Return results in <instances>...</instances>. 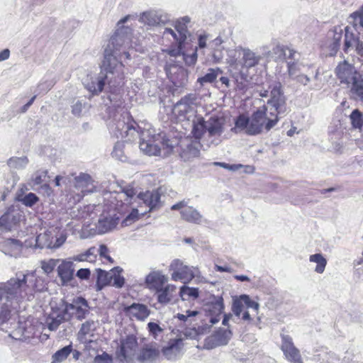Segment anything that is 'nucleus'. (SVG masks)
<instances>
[{
	"label": "nucleus",
	"instance_id": "nucleus-1",
	"mask_svg": "<svg viewBox=\"0 0 363 363\" xmlns=\"http://www.w3.org/2000/svg\"><path fill=\"white\" fill-rule=\"evenodd\" d=\"M287 55V47L277 45L272 51L263 47L262 52H251V68L257 66L258 74L251 76V99L258 97H268L267 108L257 110L251 116V135L260 133L263 130L269 131L279 121V116L285 115L287 111L286 97L279 82L270 83L266 73L265 65L269 58L274 60H284Z\"/></svg>",
	"mask_w": 363,
	"mask_h": 363
},
{
	"label": "nucleus",
	"instance_id": "nucleus-2",
	"mask_svg": "<svg viewBox=\"0 0 363 363\" xmlns=\"http://www.w3.org/2000/svg\"><path fill=\"white\" fill-rule=\"evenodd\" d=\"M130 16L128 15L121 18L117 23V30L110 38L104 50V60L101 70L98 76H89L84 80L85 88L93 94L101 92L104 85L108 83L111 86H119L123 79V65L122 57H130V50L133 48L138 51L140 49L133 45L131 40L132 29L124 26Z\"/></svg>",
	"mask_w": 363,
	"mask_h": 363
},
{
	"label": "nucleus",
	"instance_id": "nucleus-3",
	"mask_svg": "<svg viewBox=\"0 0 363 363\" xmlns=\"http://www.w3.org/2000/svg\"><path fill=\"white\" fill-rule=\"evenodd\" d=\"M45 286L43 280L34 272H18L6 282L0 283V325L10 320H16L20 303L31 301L34 294L42 291Z\"/></svg>",
	"mask_w": 363,
	"mask_h": 363
},
{
	"label": "nucleus",
	"instance_id": "nucleus-4",
	"mask_svg": "<svg viewBox=\"0 0 363 363\" xmlns=\"http://www.w3.org/2000/svg\"><path fill=\"white\" fill-rule=\"evenodd\" d=\"M137 127L138 125L129 113H125L110 125V130L117 138L124 139L127 142H132L140 138L139 147L143 152L150 156L159 155L160 147L150 138V130L143 129L139 132Z\"/></svg>",
	"mask_w": 363,
	"mask_h": 363
},
{
	"label": "nucleus",
	"instance_id": "nucleus-5",
	"mask_svg": "<svg viewBox=\"0 0 363 363\" xmlns=\"http://www.w3.org/2000/svg\"><path fill=\"white\" fill-rule=\"evenodd\" d=\"M223 130V123L218 118L211 117L207 121L202 117L193 119L192 133L196 140L203 138L209 144L218 145Z\"/></svg>",
	"mask_w": 363,
	"mask_h": 363
},
{
	"label": "nucleus",
	"instance_id": "nucleus-6",
	"mask_svg": "<svg viewBox=\"0 0 363 363\" xmlns=\"http://www.w3.org/2000/svg\"><path fill=\"white\" fill-rule=\"evenodd\" d=\"M67 240V233L59 227L52 226L38 234L35 238L28 239L33 240L34 249L56 250L60 247Z\"/></svg>",
	"mask_w": 363,
	"mask_h": 363
},
{
	"label": "nucleus",
	"instance_id": "nucleus-7",
	"mask_svg": "<svg viewBox=\"0 0 363 363\" xmlns=\"http://www.w3.org/2000/svg\"><path fill=\"white\" fill-rule=\"evenodd\" d=\"M106 209L99 216L97 222L94 224L86 225L89 228V235L104 234L113 229L118 225L120 218L117 216V211H114L110 206H106Z\"/></svg>",
	"mask_w": 363,
	"mask_h": 363
},
{
	"label": "nucleus",
	"instance_id": "nucleus-8",
	"mask_svg": "<svg viewBox=\"0 0 363 363\" xmlns=\"http://www.w3.org/2000/svg\"><path fill=\"white\" fill-rule=\"evenodd\" d=\"M135 193L133 189L121 191H106L103 194L104 203L110 206L119 214L125 213Z\"/></svg>",
	"mask_w": 363,
	"mask_h": 363
},
{
	"label": "nucleus",
	"instance_id": "nucleus-9",
	"mask_svg": "<svg viewBox=\"0 0 363 363\" xmlns=\"http://www.w3.org/2000/svg\"><path fill=\"white\" fill-rule=\"evenodd\" d=\"M95 188L94 181L91 177L86 173L81 172L74 177L69 194L74 202H79L86 194L94 192Z\"/></svg>",
	"mask_w": 363,
	"mask_h": 363
},
{
	"label": "nucleus",
	"instance_id": "nucleus-10",
	"mask_svg": "<svg viewBox=\"0 0 363 363\" xmlns=\"http://www.w3.org/2000/svg\"><path fill=\"white\" fill-rule=\"evenodd\" d=\"M197 96L189 94L182 97L173 107L172 113L179 121H190L194 118Z\"/></svg>",
	"mask_w": 363,
	"mask_h": 363
},
{
	"label": "nucleus",
	"instance_id": "nucleus-11",
	"mask_svg": "<svg viewBox=\"0 0 363 363\" xmlns=\"http://www.w3.org/2000/svg\"><path fill=\"white\" fill-rule=\"evenodd\" d=\"M33 240H28L23 243L17 239H4L0 241V251L6 255L17 258L23 255L24 250L33 247Z\"/></svg>",
	"mask_w": 363,
	"mask_h": 363
},
{
	"label": "nucleus",
	"instance_id": "nucleus-12",
	"mask_svg": "<svg viewBox=\"0 0 363 363\" xmlns=\"http://www.w3.org/2000/svg\"><path fill=\"white\" fill-rule=\"evenodd\" d=\"M195 269L193 267L184 264L179 259H174L169 265V270L173 271L171 279L175 281H181L184 284L190 282L195 277Z\"/></svg>",
	"mask_w": 363,
	"mask_h": 363
},
{
	"label": "nucleus",
	"instance_id": "nucleus-13",
	"mask_svg": "<svg viewBox=\"0 0 363 363\" xmlns=\"http://www.w3.org/2000/svg\"><path fill=\"white\" fill-rule=\"evenodd\" d=\"M281 346L285 359L290 363H303L299 350L295 346L291 335L280 334Z\"/></svg>",
	"mask_w": 363,
	"mask_h": 363
},
{
	"label": "nucleus",
	"instance_id": "nucleus-14",
	"mask_svg": "<svg viewBox=\"0 0 363 363\" xmlns=\"http://www.w3.org/2000/svg\"><path fill=\"white\" fill-rule=\"evenodd\" d=\"M97 327V323L88 320L82 324L79 330L77 333V340L84 345V350H90L92 345H96L95 340L93 339L95 336L94 332Z\"/></svg>",
	"mask_w": 363,
	"mask_h": 363
},
{
	"label": "nucleus",
	"instance_id": "nucleus-15",
	"mask_svg": "<svg viewBox=\"0 0 363 363\" xmlns=\"http://www.w3.org/2000/svg\"><path fill=\"white\" fill-rule=\"evenodd\" d=\"M89 309L88 302L84 298L77 297L71 303H66L63 311L65 313H68L69 319L75 317L77 320H82L89 314Z\"/></svg>",
	"mask_w": 363,
	"mask_h": 363
},
{
	"label": "nucleus",
	"instance_id": "nucleus-16",
	"mask_svg": "<svg viewBox=\"0 0 363 363\" xmlns=\"http://www.w3.org/2000/svg\"><path fill=\"white\" fill-rule=\"evenodd\" d=\"M286 66L289 77L292 81L303 86H306L311 82V78L308 74L302 73V70L305 67H307L308 69L312 68V65L305 66L297 60L296 61L286 62Z\"/></svg>",
	"mask_w": 363,
	"mask_h": 363
},
{
	"label": "nucleus",
	"instance_id": "nucleus-17",
	"mask_svg": "<svg viewBox=\"0 0 363 363\" xmlns=\"http://www.w3.org/2000/svg\"><path fill=\"white\" fill-rule=\"evenodd\" d=\"M335 73L340 83L348 86L361 74L352 64L345 60L337 65Z\"/></svg>",
	"mask_w": 363,
	"mask_h": 363
},
{
	"label": "nucleus",
	"instance_id": "nucleus-18",
	"mask_svg": "<svg viewBox=\"0 0 363 363\" xmlns=\"http://www.w3.org/2000/svg\"><path fill=\"white\" fill-rule=\"evenodd\" d=\"M23 218V213L18 208L9 207L0 218V232L11 230Z\"/></svg>",
	"mask_w": 363,
	"mask_h": 363
},
{
	"label": "nucleus",
	"instance_id": "nucleus-19",
	"mask_svg": "<svg viewBox=\"0 0 363 363\" xmlns=\"http://www.w3.org/2000/svg\"><path fill=\"white\" fill-rule=\"evenodd\" d=\"M139 21L148 26H156L167 23L169 21V17L160 11H149L140 15Z\"/></svg>",
	"mask_w": 363,
	"mask_h": 363
},
{
	"label": "nucleus",
	"instance_id": "nucleus-20",
	"mask_svg": "<svg viewBox=\"0 0 363 363\" xmlns=\"http://www.w3.org/2000/svg\"><path fill=\"white\" fill-rule=\"evenodd\" d=\"M230 56L233 57L230 63L239 69L240 73H247L250 68V52L248 50L238 48L230 52Z\"/></svg>",
	"mask_w": 363,
	"mask_h": 363
},
{
	"label": "nucleus",
	"instance_id": "nucleus-21",
	"mask_svg": "<svg viewBox=\"0 0 363 363\" xmlns=\"http://www.w3.org/2000/svg\"><path fill=\"white\" fill-rule=\"evenodd\" d=\"M123 311L130 319L138 321H145L151 313L146 305L139 303H133L130 306H125Z\"/></svg>",
	"mask_w": 363,
	"mask_h": 363
},
{
	"label": "nucleus",
	"instance_id": "nucleus-22",
	"mask_svg": "<svg viewBox=\"0 0 363 363\" xmlns=\"http://www.w3.org/2000/svg\"><path fill=\"white\" fill-rule=\"evenodd\" d=\"M167 280V277L163 274L162 271L152 270L146 276L145 283L147 288L155 291L160 289Z\"/></svg>",
	"mask_w": 363,
	"mask_h": 363
},
{
	"label": "nucleus",
	"instance_id": "nucleus-23",
	"mask_svg": "<svg viewBox=\"0 0 363 363\" xmlns=\"http://www.w3.org/2000/svg\"><path fill=\"white\" fill-rule=\"evenodd\" d=\"M57 267V274L62 285H67L74 277V264L72 261L60 260Z\"/></svg>",
	"mask_w": 363,
	"mask_h": 363
},
{
	"label": "nucleus",
	"instance_id": "nucleus-24",
	"mask_svg": "<svg viewBox=\"0 0 363 363\" xmlns=\"http://www.w3.org/2000/svg\"><path fill=\"white\" fill-rule=\"evenodd\" d=\"M69 320V315L63 310L53 311L46 318L45 324L50 330L55 331L62 323Z\"/></svg>",
	"mask_w": 363,
	"mask_h": 363
},
{
	"label": "nucleus",
	"instance_id": "nucleus-25",
	"mask_svg": "<svg viewBox=\"0 0 363 363\" xmlns=\"http://www.w3.org/2000/svg\"><path fill=\"white\" fill-rule=\"evenodd\" d=\"M138 198L147 207H148V211L157 209L161 205L160 195L157 191H147L144 193H140L138 195Z\"/></svg>",
	"mask_w": 363,
	"mask_h": 363
},
{
	"label": "nucleus",
	"instance_id": "nucleus-26",
	"mask_svg": "<svg viewBox=\"0 0 363 363\" xmlns=\"http://www.w3.org/2000/svg\"><path fill=\"white\" fill-rule=\"evenodd\" d=\"M182 342L181 340H174L163 348L162 354L168 360H176L182 355Z\"/></svg>",
	"mask_w": 363,
	"mask_h": 363
},
{
	"label": "nucleus",
	"instance_id": "nucleus-27",
	"mask_svg": "<svg viewBox=\"0 0 363 363\" xmlns=\"http://www.w3.org/2000/svg\"><path fill=\"white\" fill-rule=\"evenodd\" d=\"M223 310V303L222 298H218L215 301L206 305V311L209 314V321L212 324H215L220 320Z\"/></svg>",
	"mask_w": 363,
	"mask_h": 363
},
{
	"label": "nucleus",
	"instance_id": "nucleus-28",
	"mask_svg": "<svg viewBox=\"0 0 363 363\" xmlns=\"http://www.w3.org/2000/svg\"><path fill=\"white\" fill-rule=\"evenodd\" d=\"M137 347V341L133 336L128 337L121 342L118 357L121 360L127 359L135 351Z\"/></svg>",
	"mask_w": 363,
	"mask_h": 363
},
{
	"label": "nucleus",
	"instance_id": "nucleus-29",
	"mask_svg": "<svg viewBox=\"0 0 363 363\" xmlns=\"http://www.w3.org/2000/svg\"><path fill=\"white\" fill-rule=\"evenodd\" d=\"M159 356V350L152 345H148L141 350L138 359L142 363H156Z\"/></svg>",
	"mask_w": 363,
	"mask_h": 363
},
{
	"label": "nucleus",
	"instance_id": "nucleus-30",
	"mask_svg": "<svg viewBox=\"0 0 363 363\" xmlns=\"http://www.w3.org/2000/svg\"><path fill=\"white\" fill-rule=\"evenodd\" d=\"M182 218L186 222L200 224L202 221V215L194 207L187 206L180 212Z\"/></svg>",
	"mask_w": 363,
	"mask_h": 363
},
{
	"label": "nucleus",
	"instance_id": "nucleus-31",
	"mask_svg": "<svg viewBox=\"0 0 363 363\" xmlns=\"http://www.w3.org/2000/svg\"><path fill=\"white\" fill-rule=\"evenodd\" d=\"M347 21L357 32L360 33L363 31V4L349 16Z\"/></svg>",
	"mask_w": 363,
	"mask_h": 363
},
{
	"label": "nucleus",
	"instance_id": "nucleus-32",
	"mask_svg": "<svg viewBox=\"0 0 363 363\" xmlns=\"http://www.w3.org/2000/svg\"><path fill=\"white\" fill-rule=\"evenodd\" d=\"M176 290V286L173 284H167L164 287L162 286L160 289L155 291L157 294V301L162 304L168 303L172 298V293Z\"/></svg>",
	"mask_w": 363,
	"mask_h": 363
},
{
	"label": "nucleus",
	"instance_id": "nucleus-33",
	"mask_svg": "<svg viewBox=\"0 0 363 363\" xmlns=\"http://www.w3.org/2000/svg\"><path fill=\"white\" fill-rule=\"evenodd\" d=\"M250 306V297L247 295H242L233 301V311L237 316H240L242 311Z\"/></svg>",
	"mask_w": 363,
	"mask_h": 363
},
{
	"label": "nucleus",
	"instance_id": "nucleus-34",
	"mask_svg": "<svg viewBox=\"0 0 363 363\" xmlns=\"http://www.w3.org/2000/svg\"><path fill=\"white\" fill-rule=\"evenodd\" d=\"M250 116L247 113L240 114L237 118L235 127L233 130H234L235 133L245 132L248 134L250 133V128H248Z\"/></svg>",
	"mask_w": 363,
	"mask_h": 363
},
{
	"label": "nucleus",
	"instance_id": "nucleus-35",
	"mask_svg": "<svg viewBox=\"0 0 363 363\" xmlns=\"http://www.w3.org/2000/svg\"><path fill=\"white\" fill-rule=\"evenodd\" d=\"M349 86L354 97L363 101V76L360 74Z\"/></svg>",
	"mask_w": 363,
	"mask_h": 363
},
{
	"label": "nucleus",
	"instance_id": "nucleus-36",
	"mask_svg": "<svg viewBox=\"0 0 363 363\" xmlns=\"http://www.w3.org/2000/svg\"><path fill=\"white\" fill-rule=\"evenodd\" d=\"M350 26H352L350 23L349 26L345 28V42H344V50L347 52L348 48L356 46L357 41H359V38L357 35L350 31Z\"/></svg>",
	"mask_w": 363,
	"mask_h": 363
},
{
	"label": "nucleus",
	"instance_id": "nucleus-37",
	"mask_svg": "<svg viewBox=\"0 0 363 363\" xmlns=\"http://www.w3.org/2000/svg\"><path fill=\"white\" fill-rule=\"evenodd\" d=\"M320 363H340V358L334 352L323 349L317 354Z\"/></svg>",
	"mask_w": 363,
	"mask_h": 363
},
{
	"label": "nucleus",
	"instance_id": "nucleus-38",
	"mask_svg": "<svg viewBox=\"0 0 363 363\" xmlns=\"http://www.w3.org/2000/svg\"><path fill=\"white\" fill-rule=\"evenodd\" d=\"M309 261L316 264L315 272L318 274H323L327 265V259L321 253H315L310 255Z\"/></svg>",
	"mask_w": 363,
	"mask_h": 363
},
{
	"label": "nucleus",
	"instance_id": "nucleus-39",
	"mask_svg": "<svg viewBox=\"0 0 363 363\" xmlns=\"http://www.w3.org/2000/svg\"><path fill=\"white\" fill-rule=\"evenodd\" d=\"M222 71L220 68H210L204 76L199 77L197 82L201 85L203 86L205 84L213 83L218 77L219 74H221Z\"/></svg>",
	"mask_w": 363,
	"mask_h": 363
},
{
	"label": "nucleus",
	"instance_id": "nucleus-40",
	"mask_svg": "<svg viewBox=\"0 0 363 363\" xmlns=\"http://www.w3.org/2000/svg\"><path fill=\"white\" fill-rule=\"evenodd\" d=\"M179 295L183 302L191 299L195 300L199 296V289L197 288H191L187 286H182L180 288Z\"/></svg>",
	"mask_w": 363,
	"mask_h": 363
},
{
	"label": "nucleus",
	"instance_id": "nucleus-41",
	"mask_svg": "<svg viewBox=\"0 0 363 363\" xmlns=\"http://www.w3.org/2000/svg\"><path fill=\"white\" fill-rule=\"evenodd\" d=\"M72 352V345L64 347L57 350L52 356L51 363H61L65 361Z\"/></svg>",
	"mask_w": 363,
	"mask_h": 363
},
{
	"label": "nucleus",
	"instance_id": "nucleus-42",
	"mask_svg": "<svg viewBox=\"0 0 363 363\" xmlns=\"http://www.w3.org/2000/svg\"><path fill=\"white\" fill-rule=\"evenodd\" d=\"M176 29L178 34L172 28H165L164 35H171L174 40L181 45L186 38V29L181 28L180 26H176Z\"/></svg>",
	"mask_w": 363,
	"mask_h": 363
},
{
	"label": "nucleus",
	"instance_id": "nucleus-43",
	"mask_svg": "<svg viewBox=\"0 0 363 363\" xmlns=\"http://www.w3.org/2000/svg\"><path fill=\"white\" fill-rule=\"evenodd\" d=\"M28 164V160L26 157H13L7 161V164L11 169L20 170L26 168Z\"/></svg>",
	"mask_w": 363,
	"mask_h": 363
},
{
	"label": "nucleus",
	"instance_id": "nucleus-44",
	"mask_svg": "<svg viewBox=\"0 0 363 363\" xmlns=\"http://www.w3.org/2000/svg\"><path fill=\"white\" fill-rule=\"evenodd\" d=\"M342 33L343 30L340 27H335L333 30L329 31L328 36L333 38V43L330 45L332 50H337L339 48Z\"/></svg>",
	"mask_w": 363,
	"mask_h": 363
},
{
	"label": "nucleus",
	"instance_id": "nucleus-45",
	"mask_svg": "<svg viewBox=\"0 0 363 363\" xmlns=\"http://www.w3.org/2000/svg\"><path fill=\"white\" fill-rule=\"evenodd\" d=\"M30 335L31 333L28 332L23 326L21 325L9 334V336L13 339L21 341H26L29 339Z\"/></svg>",
	"mask_w": 363,
	"mask_h": 363
},
{
	"label": "nucleus",
	"instance_id": "nucleus-46",
	"mask_svg": "<svg viewBox=\"0 0 363 363\" xmlns=\"http://www.w3.org/2000/svg\"><path fill=\"white\" fill-rule=\"evenodd\" d=\"M231 332L228 330H220L213 336L217 345H225L231 337Z\"/></svg>",
	"mask_w": 363,
	"mask_h": 363
},
{
	"label": "nucleus",
	"instance_id": "nucleus-47",
	"mask_svg": "<svg viewBox=\"0 0 363 363\" xmlns=\"http://www.w3.org/2000/svg\"><path fill=\"white\" fill-rule=\"evenodd\" d=\"M96 252L95 247H90L85 252L74 256L72 259L77 262H94L96 258Z\"/></svg>",
	"mask_w": 363,
	"mask_h": 363
},
{
	"label": "nucleus",
	"instance_id": "nucleus-48",
	"mask_svg": "<svg viewBox=\"0 0 363 363\" xmlns=\"http://www.w3.org/2000/svg\"><path fill=\"white\" fill-rule=\"evenodd\" d=\"M113 269L110 272H106L102 269L98 271V280L104 285H111L112 281V276H114Z\"/></svg>",
	"mask_w": 363,
	"mask_h": 363
},
{
	"label": "nucleus",
	"instance_id": "nucleus-49",
	"mask_svg": "<svg viewBox=\"0 0 363 363\" xmlns=\"http://www.w3.org/2000/svg\"><path fill=\"white\" fill-rule=\"evenodd\" d=\"M214 164L216 166H220L224 169H228L232 172H236V171L242 169L243 172L247 173V172H248V169H249V166L242 165L241 164H230L225 163V162H215Z\"/></svg>",
	"mask_w": 363,
	"mask_h": 363
},
{
	"label": "nucleus",
	"instance_id": "nucleus-50",
	"mask_svg": "<svg viewBox=\"0 0 363 363\" xmlns=\"http://www.w3.org/2000/svg\"><path fill=\"white\" fill-rule=\"evenodd\" d=\"M351 123L354 128H361L363 125L362 113L358 110L354 109L350 116Z\"/></svg>",
	"mask_w": 363,
	"mask_h": 363
},
{
	"label": "nucleus",
	"instance_id": "nucleus-51",
	"mask_svg": "<svg viewBox=\"0 0 363 363\" xmlns=\"http://www.w3.org/2000/svg\"><path fill=\"white\" fill-rule=\"evenodd\" d=\"M113 271L115 274L114 276H112V281L111 285L117 288H121L125 283L124 278L120 274L122 272V269L120 267H115L113 268Z\"/></svg>",
	"mask_w": 363,
	"mask_h": 363
},
{
	"label": "nucleus",
	"instance_id": "nucleus-52",
	"mask_svg": "<svg viewBox=\"0 0 363 363\" xmlns=\"http://www.w3.org/2000/svg\"><path fill=\"white\" fill-rule=\"evenodd\" d=\"M60 262L59 259H50L48 260H43L41 262V268L43 272L48 274H50L57 263Z\"/></svg>",
	"mask_w": 363,
	"mask_h": 363
},
{
	"label": "nucleus",
	"instance_id": "nucleus-53",
	"mask_svg": "<svg viewBox=\"0 0 363 363\" xmlns=\"http://www.w3.org/2000/svg\"><path fill=\"white\" fill-rule=\"evenodd\" d=\"M199 143L198 142H191L186 146V149L184 151L188 158L197 157L199 154Z\"/></svg>",
	"mask_w": 363,
	"mask_h": 363
},
{
	"label": "nucleus",
	"instance_id": "nucleus-54",
	"mask_svg": "<svg viewBox=\"0 0 363 363\" xmlns=\"http://www.w3.org/2000/svg\"><path fill=\"white\" fill-rule=\"evenodd\" d=\"M123 143L122 142H117L114 145L113 150L112 151L113 157L118 160L125 161V157L123 153Z\"/></svg>",
	"mask_w": 363,
	"mask_h": 363
},
{
	"label": "nucleus",
	"instance_id": "nucleus-55",
	"mask_svg": "<svg viewBox=\"0 0 363 363\" xmlns=\"http://www.w3.org/2000/svg\"><path fill=\"white\" fill-rule=\"evenodd\" d=\"M139 217V211L138 209L133 208L131 212L128 213L126 217L122 221V225L128 226L132 223L138 220Z\"/></svg>",
	"mask_w": 363,
	"mask_h": 363
},
{
	"label": "nucleus",
	"instance_id": "nucleus-56",
	"mask_svg": "<svg viewBox=\"0 0 363 363\" xmlns=\"http://www.w3.org/2000/svg\"><path fill=\"white\" fill-rule=\"evenodd\" d=\"M340 363H361L352 350H347L345 356L341 359Z\"/></svg>",
	"mask_w": 363,
	"mask_h": 363
},
{
	"label": "nucleus",
	"instance_id": "nucleus-57",
	"mask_svg": "<svg viewBox=\"0 0 363 363\" xmlns=\"http://www.w3.org/2000/svg\"><path fill=\"white\" fill-rule=\"evenodd\" d=\"M87 104L84 101L77 100L72 106V113L77 116L82 114V110L86 107Z\"/></svg>",
	"mask_w": 363,
	"mask_h": 363
},
{
	"label": "nucleus",
	"instance_id": "nucleus-58",
	"mask_svg": "<svg viewBox=\"0 0 363 363\" xmlns=\"http://www.w3.org/2000/svg\"><path fill=\"white\" fill-rule=\"evenodd\" d=\"M54 84V82L52 81H45L43 82H40L36 90L35 91V93L36 94H40L41 93L47 92L48 90H50Z\"/></svg>",
	"mask_w": 363,
	"mask_h": 363
},
{
	"label": "nucleus",
	"instance_id": "nucleus-59",
	"mask_svg": "<svg viewBox=\"0 0 363 363\" xmlns=\"http://www.w3.org/2000/svg\"><path fill=\"white\" fill-rule=\"evenodd\" d=\"M38 201V196L33 193L26 194L21 200L22 203L26 206L31 207Z\"/></svg>",
	"mask_w": 363,
	"mask_h": 363
},
{
	"label": "nucleus",
	"instance_id": "nucleus-60",
	"mask_svg": "<svg viewBox=\"0 0 363 363\" xmlns=\"http://www.w3.org/2000/svg\"><path fill=\"white\" fill-rule=\"evenodd\" d=\"M147 328L150 333L156 338L159 333L162 332V328L156 323L150 322L147 324Z\"/></svg>",
	"mask_w": 363,
	"mask_h": 363
},
{
	"label": "nucleus",
	"instance_id": "nucleus-61",
	"mask_svg": "<svg viewBox=\"0 0 363 363\" xmlns=\"http://www.w3.org/2000/svg\"><path fill=\"white\" fill-rule=\"evenodd\" d=\"M47 174L48 172L46 170H39L36 172L33 179L34 184L37 185L42 184L45 181Z\"/></svg>",
	"mask_w": 363,
	"mask_h": 363
},
{
	"label": "nucleus",
	"instance_id": "nucleus-62",
	"mask_svg": "<svg viewBox=\"0 0 363 363\" xmlns=\"http://www.w3.org/2000/svg\"><path fill=\"white\" fill-rule=\"evenodd\" d=\"M111 357L106 352L102 354L97 355L94 359V363H111Z\"/></svg>",
	"mask_w": 363,
	"mask_h": 363
},
{
	"label": "nucleus",
	"instance_id": "nucleus-63",
	"mask_svg": "<svg viewBox=\"0 0 363 363\" xmlns=\"http://www.w3.org/2000/svg\"><path fill=\"white\" fill-rule=\"evenodd\" d=\"M197 53L195 51L191 55H187L184 56V61L188 65H193L196 62Z\"/></svg>",
	"mask_w": 363,
	"mask_h": 363
},
{
	"label": "nucleus",
	"instance_id": "nucleus-64",
	"mask_svg": "<svg viewBox=\"0 0 363 363\" xmlns=\"http://www.w3.org/2000/svg\"><path fill=\"white\" fill-rule=\"evenodd\" d=\"M90 271L89 269H80L77 272V277L80 279H88L90 277Z\"/></svg>",
	"mask_w": 363,
	"mask_h": 363
}]
</instances>
